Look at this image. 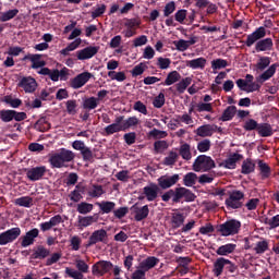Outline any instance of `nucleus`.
I'll return each mask as SVG.
<instances>
[{
    "label": "nucleus",
    "mask_w": 279,
    "mask_h": 279,
    "mask_svg": "<svg viewBox=\"0 0 279 279\" xmlns=\"http://www.w3.org/2000/svg\"><path fill=\"white\" fill-rule=\"evenodd\" d=\"M121 123L123 132H128V130H134L141 123V120L136 116H133L128 119L124 118Z\"/></svg>",
    "instance_id": "nucleus-28"
},
{
    "label": "nucleus",
    "mask_w": 279,
    "mask_h": 279,
    "mask_svg": "<svg viewBox=\"0 0 279 279\" xmlns=\"http://www.w3.org/2000/svg\"><path fill=\"white\" fill-rule=\"evenodd\" d=\"M265 223L270 227V230L279 228V215H276L270 219H266Z\"/></svg>",
    "instance_id": "nucleus-63"
},
{
    "label": "nucleus",
    "mask_w": 279,
    "mask_h": 279,
    "mask_svg": "<svg viewBox=\"0 0 279 279\" xmlns=\"http://www.w3.org/2000/svg\"><path fill=\"white\" fill-rule=\"evenodd\" d=\"M97 221H99V214H94L93 216H77L75 227L78 230H84V228H88V226H93V223H97Z\"/></svg>",
    "instance_id": "nucleus-12"
},
{
    "label": "nucleus",
    "mask_w": 279,
    "mask_h": 279,
    "mask_svg": "<svg viewBox=\"0 0 279 279\" xmlns=\"http://www.w3.org/2000/svg\"><path fill=\"white\" fill-rule=\"evenodd\" d=\"M45 173H47V167L37 166L28 169L26 171V177L31 182H38V180H43V178H45Z\"/></svg>",
    "instance_id": "nucleus-10"
},
{
    "label": "nucleus",
    "mask_w": 279,
    "mask_h": 279,
    "mask_svg": "<svg viewBox=\"0 0 279 279\" xmlns=\"http://www.w3.org/2000/svg\"><path fill=\"white\" fill-rule=\"evenodd\" d=\"M193 82V80L191 77H185L182 81H180L177 85V92L182 95L184 93V90H186V88H189V86H191V83Z\"/></svg>",
    "instance_id": "nucleus-45"
},
{
    "label": "nucleus",
    "mask_w": 279,
    "mask_h": 279,
    "mask_svg": "<svg viewBox=\"0 0 279 279\" xmlns=\"http://www.w3.org/2000/svg\"><path fill=\"white\" fill-rule=\"evenodd\" d=\"M259 123L254 119H248L244 122L243 130L245 132H253V130H258Z\"/></svg>",
    "instance_id": "nucleus-51"
},
{
    "label": "nucleus",
    "mask_w": 279,
    "mask_h": 279,
    "mask_svg": "<svg viewBox=\"0 0 279 279\" xmlns=\"http://www.w3.org/2000/svg\"><path fill=\"white\" fill-rule=\"evenodd\" d=\"M50 254H51V251H49V248L43 245H38L36 250L33 252V254L31 255V258H33L34 260H45V258H48Z\"/></svg>",
    "instance_id": "nucleus-21"
},
{
    "label": "nucleus",
    "mask_w": 279,
    "mask_h": 279,
    "mask_svg": "<svg viewBox=\"0 0 279 279\" xmlns=\"http://www.w3.org/2000/svg\"><path fill=\"white\" fill-rule=\"evenodd\" d=\"M235 250H236V244L228 243V244L219 246L216 251V254L218 256H228L230 254H234Z\"/></svg>",
    "instance_id": "nucleus-30"
},
{
    "label": "nucleus",
    "mask_w": 279,
    "mask_h": 279,
    "mask_svg": "<svg viewBox=\"0 0 279 279\" xmlns=\"http://www.w3.org/2000/svg\"><path fill=\"white\" fill-rule=\"evenodd\" d=\"M106 4H98L97 8L92 12V19H99L106 14Z\"/></svg>",
    "instance_id": "nucleus-58"
},
{
    "label": "nucleus",
    "mask_w": 279,
    "mask_h": 279,
    "mask_svg": "<svg viewBox=\"0 0 279 279\" xmlns=\"http://www.w3.org/2000/svg\"><path fill=\"white\" fill-rule=\"evenodd\" d=\"M228 264V258L226 257H218L214 262V268H213V274L216 276V278H219L223 274V270L226 269V266Z\"/></svg>",
    "instance_id": "nucleus-20"
},
{
    "label": "nucleus",
    "mask_w": 279,
    "mask_h": 279,
    "mask_svg": "<svg viewBox=\"0 0 279 279\" xmlns=\"http://www.w3.org/2000/svg\"><path fill=\"white\" fill-rule=\"evenodd\" d=\"M4 101L11 106V108H19L23 101L19 98H12V96H5Z\"/></svg>",
    "instance_id": "nucleus-62"
},
{
    "label": "nucleus",
    "mask_w": 279,
    "mask_h": 279,
    "mask_svg": "<svg viewBox=\"0 0 279 279\" xmlns=\"http://www.w3.org/2000/svg\"><path fill=\"white\" fill-rule=\"evenodd\" d=\"M197 182V174L195 172H187L184 177H183V184L184 186H195Z\"/></svg>",
    "instance_id": "nucleus-42"
},
{
    "label": "nucleus",
    "mask_w": 279,
    "mask_h": 279,
    "mask_svg": "<svg viewBox=\"0 0 279 279\" xmlns=\"http://www.w3.org/2000/svg\"><path fill=\"white\" fill-rule=\"evenodd\" d=\"M267 36V32L265 31V27L260 26L256 31H254L252 34L247 35L246 40L244 44L246 47H252L255 43H258L262 38H265Z\"/></svg>",
    "instance_id": "nucleus-16"
},
{
    "label": "nucleus",
    "mask_w": 279,
    "mask_h": 279,
    "mask_svg": "<svg viewBox=\"0 0 279 279\" xmlns=\"http://www.w3.org/2000/svg\"><path fill=\"white\" fill-rule=\"evenodd\" d=\"M93 204L82 202L77 205L76 210L80 213V215H88V213H93Z\"/></svg>",
    "instance_id": "nucleus-46"
},
{
    "label": "nucleus",
    "mask_w": 279,
    "mask_h": 279,
    "mask_svg": "<svg viewBox=\"0 0 279 279\" xmlns=\"http://www.w3.org/2000/svg\"><path fill=\"white\" fill-rule=\"evenodd\" d=\"M75 160V153L66 148H61L58 153L52 154L48 162L51 169H62L69 167L68 162Z\"/></svg>",
    "instance_id": "nucleus-2"
},
{
    "label": "nucleus",
    "mask_w": 279,
    "mask_h": 279,
    "mask_svg": "<svg viewBox=\"0 0 279 279\" xmlns=\"http://www.w3.org/2000/svg\"><path fill=\"white\" fill-rule=\"evenodd\" d=\"M269 64H271V58L260 57L259 61L257 62V69L259 71H265L267 69V66H269Z\"/></svg>",
    "instance_id": "nucleus-55"
},
{
    "label": "nucleus",
    "mask_w": 279,
    "mask_h": 279,
    "mask_svg": "<svg viewBox=\"0 0 279 279\" xmlns=\"http://www.w3.org/2000/svg\"><path fill=\"white\" fill-rule=\"evenodd\" d=\"M131 209L133 210L135 221H144V219H147V217H149L148 205H144L143 207L133 205Z\"/></svg>",
    "instance_id": "nucleus-18"
},
{
    "label": "nucleus",
    "mask_w": 279,
    "mask_h": 279,
    "mask_svg": "<svg viewBox=\"0 0 279 279\" xmlns=\"http://www.w3.org/2000/svg\"><path fill=\"white\" fill-rule=\"evenodd\" d=\"M106 191H104V186L99 184H93L92 190L88 191L89 197L99 198L101 195H104Z\"/></svg>",
    "instance_id": "nucleus-44"
},
{
    "label": "nucleus",
    "mask_w": 279,
    "mask_h": 279,
    "mask_svg": "<svg viewBox=\"0 0 279 279\" xmlns=\"http://www.w3.org/2000/svg\"><path fill=\"white\" fill-rule=\"evenodd\" d=\"M216 232L220 236H234L241 232V221L236 219H230L216 227Z\"/></svg>",
    "instance_id": "nucleus-3"
},
{
    "label": "nucleus",
    "mask_w": 279,
    "mask_h": 279,
    "mask_svg": "<svg viewBox=\"0 0 279 279\" xmlns=\"http://www.w3.org/2000/svg\"><path fill=\"white\" fill-rule=\"evenodd\" d=\"M185 219L186 217L184 216V214L174 213L171 218L172 228L174 229L182 228V226H184Z\"/></svg>",
    "instance_id": "nucleus-38"
},
{
    "label": "nucleus",
    "mask_w": 279,
    "mask_h": 279,
    "mask_svg": "<svg viewBox=\"0 0 279 279\" xmlns=\"http://www.w3.org/2000/svg\"><path fill=\"white\" fill-rule=\"evenodd\" d=\"M125 116H119L114 119L112 124H109L105 128V133L107 136H112V134H117V132H123V120Z\"/></svg>",
    "instance_id": "nucleus-14"
},
{
    "label": "nucleus",
    "mask_w": 279,
    "mask_h": 279,
    "mask_svg": "<svg viewBox=\"0 0 279 279\" xmlns=\"http://www.w3.org/2000/svg\"><path fill=\"white\" fill-rule=\"evenodd\" d=\"M226 66H228V61H226V59H215L211 61V69L214 71L226 69Z\"/></svg>",
    "instance_id": "nucleus-52"
},
{
    "label": "nucleus",
    "mask_w": 279,
    "mask_h": 279,
    "mask_svg": "<svg viewBox=\"0 0 279 279\" xmlns=\"http://www.w3.org/2000/svg\"><path fill=\"white\" fill-rule=\"evenodd\" d=\"M279 64L278 63H274L271 64L264 73L260 74V80H263V82H267V80H271V77H274V75H276V70L278 69Z\"/></svg>",
    "instance_id": "nucleus-39"
},
{
    "label": "nucleus",
    "mask_w": 279,
    "mask_h": 279,
    "mask_svg": "<svg viewBox=\"0 0 279 279\" xmlns=\"http://www.w3.org/2000/svg\"><path fill=\"white\" fill-rule=\"evenodd\" d=\"M112 267H114V265L111 262L99 260L92 266V274L97 278H101V276L110 274V271H112Z\"/></svg>",
    "instance_id": "nucleus-6"
},
{
    "label": "nucleus",
    "mask_w": 279,
    "mask_h": 279,
    "mask_svg": "<svg viewBox=\"0 0 279 279\" xmlns=\"http://www.w3.org/2000/svg\"><path fill=\"white\" fill-rule=\"evenodd\" d=\"M257 165L259 168L262 180H267V178H269V175H271V167H269V165H267L263 160H258Z\"/></svg>",
    "instance_id": "nucleus-37"
},
{
    "label": "nucleus",
    "mask_w": 279,
    "mask_h": 279,
    "mask_svg": "<svg viewBox=\"0 0 279 279\" xmlns=\"http://www.w3.org/2000/svg\"><path fill=\"white\" fill-rule=\"evenodd\" d=\"M215 128H217V125L204 124L196 129L195 134L201 136V138H206L215 134Z\"/></svg>",
    "instance_id": "nucleus-22"
},
{
    "label": "nucleus",
    "mask_w": 279,
    "mask_h": 279,
    "mask_svg": "<svg viewBox=\"0 0 279 279\" xmlns=\"http://www.w3.org/2000/svg\"><path fill=\"white\" fill-rule=\"evenodd\" d=\"M245 198V194L239 190H234L229 194V197L225 201L227 208H232V210H236L239 208H243V199Z\"/></svg>",
    "instance_id": "nucleus-5"
},
{
    "label": "nucleus",
    "mask_w": 279,
    "mask_h": 279,
    "mask_svg": "<svg viewBox=\"0 0 279 279\" xmlns=\"http://www.w3.org/2000/svg\"><path fill=\"white\" fill-rule=\"evenodd\" d=\"M197 149L201 154H206V151H210V140H203L197 144Z\"/></svg>",
    "instance_id": "nucleus-57"
},
{
    "label": "nucleus",
    "mask_w": 279,
    "mask_h": 279,
    "mask_svg": "<svg viewBox=\"0 0 279 279\" xmlns=\"http://www.w3.org/2000/svg\"><path fill=\"white\" fill-rule=\"evenodd\" d=\"M147 69V65L145 63H140L133 68L131 71L132 77H138V75H143L145 73V70Z\"/></svg>",
    "instance_id": "nucleus-56"
},
{
    "label": "nucleus",
    "mask_w": 279,
    "mask_h": 279,
    "mask_svg": "<svg viewBox=\"0 0 279 279\" xmlns=\"http://www.w3.org/2000/svg\"><path fill=\"white\" fill-rule=\"evenodd\" d=\"M239 160H243V155L234 153L222 162V166L225 169H236V162H239Z\"/></svg>",
    "instance_id": "nucleus-25"
},
{
    "label": "nucleus",
    "mask_w": 279,
    "mask_h": 279,
    "mask_svg": "<svg viewBox=\"0 0 279 279\" xmlns=\"http://www.w3.org/2000/svg\"><path fill=\"white\" fill-rule=\"evenodd\" d=\"M158 263H160V259L158 257L148 256L146 259L140 263V269H143L144 271H149V269H154V267H156Z\"/></svg>",
    "instance_id": "nucleus-24"
},
{
    "label": "nucleus",
    "mask_w": 279,
    "mask_h": 279,
    "mask_svg": "<svg viewBox=\"0 0 279 279\" xmlns=\"http://www.w3.org/2000/svg\"><path fill=\"white\" fill-rule=\"evenodd\" d=\"M179 155L175 151H170L169 156L165 157L163 165L167 167H171L178 162Z\"/></svg>",
    "instance_id": "nucleus-50"
},
{
    "label": "nucleus",
    "mask_w": 279,
    "mask_h": 279,
    "mask_svg": "<svg viewBox=\"0 0 279 279\" xmlns=\"http://www.w3.org/2000/svg\"><path fill=\"white\" fill-rule=\"evenodd\" d=\"M189 14V11L186 9L178 10L174 14V21L180 23L181 25H186V16Z\"/></svg>",
    "instance_id": "nucleus-49"
},
{
    "label": "nucleus",
    "mask_w": 279,
    "mask_h": 279,
    "mask_svg": "<svg viewBox=\"0 0 279 279\" xmlns=\"http://www.w3.org/2000/svg\"><path fill=\"white\" fill-rule=\"evenodd\" d=\"M37 86L36 78L32 76L23 77L19 83V87L23 88L26 93H35Z\"/></svg>",
    "instance_id": "nucleus-17"
},
{
    "label": "nucleus",
    "mask_w": 279,
    "mask_h": 279,
    "mask_svg": "<svg viewBox=\"0 0 279 279\" xmlns=\"http://www.w3.org/2000/svg\"><path fill=\"white\" fill-rule=\"evenodd\" d=\"M75 267L81 274H88L89 266L84 262V259H76Z\"/></svg>",
    "instance_id": "nucleus-59"
},
{
    "label": "nucleus",
    "mask_w": 279,
    "mask_h": 279,
    "mask_svg": "<svg viewBox=\"0 0 279 279\" xmlns=\"http://www.w3.org/2000/svg\"><path fill=\"white\" fill-rule=\"evenodd\" d=\"M0 119L3 123H10V121H14V110L3 109L0 111Z\"/></svg>",
    "instance_id": "nucleus-48"
},
{
    "label": "nucleus",
    "mask_w": 279,
    "mask_h": 279,
    "mask_svg": "<svg viewBox=\"0 0 279 279\" xmlns=\"http://www.w3.org/2000/svg\"><path fill=\"white\" fill-rule=\"evenodd\" d=\"M158 191H160V187L156 183H150L143 189V193L145 194L147 202H154L157 199Z\"/></svg>",
    "instance_id": "nucleus-19"
},
{
    "label": "nucleus",
    "mask_w": 279,
    "mask_h": 279,
    "mask_svg": "<svg viewBox=\"0 0 279 279\" xmlns=\"http://www.w3.org/2000/svg\"><path fill=\"white\" fill-rule=\"evenodd\" d=\"M65 274L66 276H69V278H73V279H84V274L81 272L80 270H75L73 268H65Z\"/></svg>",
    "instance_id": "nucleus-54"
},
{
    "label": "nucleus",
    "mask_w": 279,
    "mask_h": 279,
    "mask_svg": "<svg viewBox=\"0 0 279 279\" xmlns=\"http://www.w3.org/2000/svg\"><path fill=\"white\" fill-rule=\"evenodd\" d=\"M92 77H94L93 73L90 72H82L81 74H77L75 77L70 80V86L74 90H77L82 88L83 86H86L88 82H90Z\"/></svg>",
    "instance_id": "nucleus-7"
},
{
    "label": "nucleus",
    "mask_w": 279,
    "mask_h": 279,
    "mask_svg": "<svg viewBox=\"0 0 279 279\" xmlns=\"http://www.w3.org/2000/svg\"><path fill=\"white\" fill-rule=\"evenodd\" d=\"M195 197L197 196H195L191 190L180 186L170 189L163 193L161 199L162 202H170L172 199L173 204H180L182 199H184V202H195Z\"/></svg>",
    "instance_id": "nucleus-1"
},
{
    "label": "nucleus",
    "mask_w": 279,
    "mask_h": 279,
    "mask_svg": "<svg viewBox=\"0 0 279 279\" xmlns=\"http://www.w3.org/2000/svg\"><path fill=\"white\" fill-rule=\"evenodd\" d=\"M197 112H213V104L210 102H198L196 105Z\"/></svg>",
    "instance_id": "nucleus-60"
},
{
    "label": "nucleus",
    "mask_w": 279,
    "mask_h": 279,
    "mask_svg": "<svg viewBox=\"0 0 279 279\" xmlns=\"http://www.w3.org/2000/svg\"><path fill=\"white\" fill-rule=\"evenodd\" d=\"M253 250L256 254H265L269 250V242L267 240L258 241Z\"/></svg>",
    "instance_id": "nucleus-41"
},
{
    "label": "nucleus",
    "mask_w": 279,
    "mask_h": 279,
    "mask_svg": "<svg viewBox=\"0 0 279 279\" xmlns=\"http://www.w3.org/2000/svg\"><path fill=\"white\" fill-rule=\"evenodd\" d=\"M157 182L158 186L165 191L167 189H171V186H175V184L180 182V174L161 175L157 179Z\"/></svg>",
    "instance_id": "nucleus-11"
},
{
    "label": "nucleus",
    "mask_w": 279,
    "mask_h": 279,
    "mask_svg": "<svg viewBox=\"0 0 279 279\" xmlns=\"http://www.w3.org/2000/svg\"><path fill=\"white\" fill-rule=\"evenodd\" d=\"M99 106V99H97L95 96H92L89 98H85L83 100V109L84 110H95Z\"/></svg>",
    "instance_id": "nucleus-35"
},
{
    "label": "nucleus",
    "mask_w": 279,
    "mask_h": 279,
    "mask_svg": "<svg viewBox=\"0 0 279 279\" xmlns=\"http://www.w3.org/2000/svg\"><path fill=\"white\" fill-rule=\"evenodd\" d=\"M99 53V47L97 46H88L82 50L76 51L77 60H90V58H95Z\"/></svg>",
    "instance_id": "nucleus-15"
},
{
    "label": "nucleus",
    "mask_w": 279,
    "mask_h": 279,
    "mask_svg": "<svg viewBox=\"0 0 279 279\" xmlns=\"http://www.w3.org/2000/svg\"><path fill=\"white\" fill-rule=\"evenodd\" d=\"M179 156H181L183 160H191V158H193V155L191 154V145L186 143L181 145L179 148Z\"/></svg>",
    "instance_id": "nucleus-40"
},
{
    "label": "nucleus",
    "mask_w": 279,
    "mask_h": 279,
    "mask_svg": "<svg viewBox=\"0 0 279 279\" xmlns=\"http://www.w3.org/2000/svg\"><path fill=\"white\" fill-rule=\"evenodd\" d=\"M106 239H108V231L106 229L96 230L89 236L86 247H93L97 243H106Z\"/></svg>",
    "instance_id": "nucleus-9"
},
{
    "label": "nucleus",
    "mask_w": 279,
    "mask_h": 279,
    "mask_svg": "<svg viewBox=\"0 0 279 279\" xmlns=\"http://www.w3.org/2000/svg\"><path fill=\"white\" fill-rule=\"evenodd\" d=\"M19 236H21V228H11L0 233V245H8V243H14V241H16Z\"/></svg>",
    "instance_id": "nucleus-8"
},
{
    "label": "nucleus",
    "mask_w": 279,
    "mask_h": 279,
    "mask_svg": "<svg viewBox=\"0 0 279 279\" xmlns=\"http://www.w3.org/2000/svg\"><path fill=\"white\" fill-rule=\"evenodd\" d=\"M37 73L38 75H48L51 82H58L60 80V70L58 69L43 68Z\"/></svg>",
    "instance_id": "nucleus-29"
},
{
    "label": "nucleus",
    "mask_w": 279,
    "mask_h": 279,
    "mask_svg": "<svg viewBox=\"0 0 279 279\" xmlns=\"http://www.w3.org/2000/svg\"><path fill=\"white\" fill-rule=\"evenodd\" d=\"M19 14V9H12L7 12L0 13V21L2 23H8V21H12Z\"/></svg>",
    "instance_id": "nucleus-43"
},
{
    "label": "nucleus",
    "mask_w": 279,
    "mask_h": 279,
    "mask_svg": "<svg viewBox=\"0 0 279 279\" xmlns=\"http://www.w3.org/2000/svg\"><path fill=\"white\" fill-rule=\"evenodd\" d=\"M154 108H162L165 106V94L160 93L158 96L155 97L153 101Z\"/></svg>",
    "instance_id": "nucleus-64"
},
{
    "label": "nucleus",
    "mask_w": 279,
    "mask_h": 279,
    "mask_svg": "<svg viewBox=\"0 0 279 279\" xmlns=\"http://www.w3.org/2000/svg\"><path fill=\"white\" fill-rule=\"evenodd\" d=\"M14 203L15 206H22V208H32L34 206V198L31 196H21Z\"/></svg>",
    "instance_id": "nucleus-36"
},
{
    "label": "nucleus",
    "mask_w": 279,
    "mask_h": 279,
    "mask_svg": "<svg viewBox=\"0 0 279 279\" xmlns=\"http://www.w3.org/2000/svg\"><path fill=\"white\" fill-rule=\"evenodd\" d=\"M217 166L215 160L210 156L199 155L193 163V171L199 173V171H210V169H215Z\"/></svg>",
    "instance_id": "nucleus-4"
},
{
    "label": "nucleus",
    "mask_w": 279,
    "mask_h": 279,
    "mask_svg": "<svg viewBox=\"0 0 279 279\" xmlns=\"http://www.w3.org/2000/svg\"><path fill=\"white\" fill-rule=\"evenodd\" d=\"M257 134H259L262 138L274 136V128H271V124L269 123H259L257 126Z\"/></svg>",
    "instance_id": "nucleus-27"
},
{
    "label": "nucleus",
    "mask_w": 279,
    "mask_h": 279,
    "mask_svg": "<svg viewBox=\"0 0 279 279\" xmlns=\"http://www.w3.org/2000/svg\"><path fill=\"white\" fill-rule=\"evenodd\" d=\"M193 259L191 257H179L177 259V263L179 264V267H183L184 274L189 272V265H191Z\"/></svg>",
    "instance_id": "nucleus-53"
},
{
    "label": "nucleus",
    "mask_w": 279,
    "mask_h": 279,
    "mask_svg": "<svg viewBox=\"0 0 279 279\" xmlns=\"http://www.w3.org/2000/svg\"><path fill=\"white\" fill-rule=\"evenodd\" d=\"M101 215H110V213H114V208L117 207V203L110 201H102L100 203H96Z\"/></svg>",
    "instance_id": "nucleus-23"
},
{
    "label": "nucleus",
    "mask_w": 279,
    "mask_h": 279,
    "mask_svg": "<svg viewBox=\"0 0 279 279\" xmlns=\"http://www.w3.org/2000/svg\"><path fill=\"white\" fill-rule=\"evenodd\" d=\"M255 170L256 163H254L252 159L247 158L242 162L241 173H243V175H250V173H254Z\"/></svg>",
    "instance_id": "nucleus-31"
},
{
    "label": "nucleus",
    "mask_w": 279,
    "mask_h": 279,
    "mask_svg": "<svg viewBox=\"0 0 279 279\" xmlns=\"http://www.w3.org/2000/svg\"><path fill=\"white\" fill-rule=\"evenodd\" d=\"M175 12V2L170 1L163 8V16L169 17Z\"/></svg>",
    "instance_id": "nucleus-61"
},
{
    "label": "nucleus",
    "mask_w": 279,
    "mask_h": 279,
    "mask_svg": "<svg viewBox=\"0 0 279 279\" xmlns=\"http://www.w3.org/2000/svg\"><path fill=\"white\" fill-rule=\"evenodd\" d=\"M43 54H34L32 57V69H45L47 62L40 60Z\"/></svg>",
    "instance_id": "nucleus-47"
},
{
    "label": "nucleus",
    "mask_w": 279,
    "mask_h": 279,
    "mask_svg": "<svg viewBox=\"0 0 279 279\" xmlns=\"http://www.w3.org/2000/svg\"><path fill=\"white\" fill-rule=\"evenodd\" d=\"M180 80H182V75H180L178 71H172L168 73L165 82L161 84L162 86H172V84L180 82Z\"/></svg>",
    "instance_id": "nucleus-32"
},
{
    "label": "nucleus",
    "mask_w": 279,
    "mask_h": 279,
    "mask_svg": "<svg viewBox=\"0 0 279 279\" xmlns=\"http://www.w3.org/2000/svg\"><path fill=\"white\" fill-rule=\"evenodd\" d=\"M186 66L190 69H201L204 70L206 68V58L199 57L197 59H193L186 62Z\"/></svg>",
    "instance_id": "nucleus-33"
},
{
    "label": "nucleus",
    "mask_w": 279,
    "mask_h": 279,
    "mask_svg": "<svg viewBox=\"0 0 279 279\" xmlns=\"http://www.w3.org/2000/svg\"><path fill=\"white\" fill-rule=\"evenodd\" d=\"M272 48H274V40L271 38L260 39L255 45V50L257 52L271 51Z\"/></svg>",
    "instance_id": "nucleus-26"
},
{
    "label": "nucleus",
    "mask_w": 279,
    "mask_h": 279,
    "mask_svg": "<svg viewBox=\"0 0 279 279\" xmlns=\"http://www.w3.org/2000/svg\"><path fill=\"white\" fill-rule=\"evenodd\" d=\"M235 114H236V106H229L222 112V116L220 117V121H223V122L232 121Z\"/></svg>",
    "instance_id": "nucleus-34"
},
{
    "label": "nucleus",
    "mask_w": 279,
    "mask_h": 279,
    "mask_svg": "<svg viewBox=\"0 0 279 279\" xmlns=\"http://www.w3.org/2000/svg\"><path fill=\"white\" fill-rule=\"evenodd\" d=\"M38 234H40V231L36 228L27 231L25 235H22L20 238V243L22 247H29V245H34L36 239H38Z\"/></svg>",
    "instance_id": "nucleus-13"
}]
</instances>
